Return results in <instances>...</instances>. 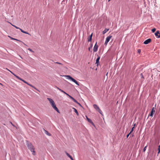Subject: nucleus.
Returning <instances> with one entry per match:
<instances>
[{
  "label": "nucleus",
  "mask_w": 160,
  "mask_h": 160,
  "mask_svg": "<svg viewBox=\"0 0 160 160\" xmlns=\"http://www.w3.org/2000/svg\"><path fill=\"white\" fill-rule=\"evenodd\" d=\"M28 50H29V51H30V52H34L31 49H30V48H28Z\"/></svg>",
  "instance_id": "obj_23"
},
{
  "label": "nucleus",
  "mask_w": 160,
  "mask_h": 160,
  "mask_svg": "<svg viewBox=\"0 0 160 160\" xmlns=\"http://www.w3.org/2000/svg\"><path fill=\"white\" fill-rule=\"evenodd\" d=\"M55 63H57V64H60V65H62V64L61 63H60V62H55Z\"/></svg>",
  "instance_id": "obj_29"
},
{
  "label": "nucleus",
  "mask_w": 160,
  "mask_h": 160,
  "mask_svg": "<svg viewBox=\"0 0 160 160\" xmlns=\"http://www.w3.org/2000/svg\"><path fill=\"white\" fill-rule=\"evenodd\" d=\"M151 41V39L150 38L146 40L143 42L145 44H147L150 43Z\"/></svg>",
  "instance_id": "obj_8"
},
{
  "label": "nucleus",
  "mask_w": 160,
  "mask_h": 160,
  "mask_svg": "<svg viewBox=\"0 0 160 160\" xmlns=\"http://www.w3.org/2000/svg\"><path fill=\"white\" fill-rule=\"evenodd\" d=\"M93 107L97 111H98V112L102 115H103L102 113V111L100 109L98 106L96 104H94L93 105Z\"/></svg>",
  "instance_id": "obj_4"
},
{
  "label": "nucleus",
  "mask_w": 160,
  "mask_h": 160,
  "mask_svg": "<svg viewBox=\"0 0 160 160\" xmlns=\"http://www.w3.org/2000/svg\"><path fill=\"white\" fill-rule=\"evenodd\" d=\"M97 44V42H96L93 49V51L95 52L97 51L98 48V46Z\"/></svg>",
  "instance_id": "obj_9"
},
{
  "label": "nucleus",
  "mask_w": 160,
  "mask_h": 160,
  "mask_svg": "<svg viewBox=\"0 0 160 160\" xmlns=\"http://www.w3.org/2000/svg\"><path fill=\"white\" fill-rule=\"evenodd\" d=\"M10 24L12 25L15 28H16L17 29H20V28H18L16 26H15V25H12V24L11 23Z\"/></svg>",
  "instance_id": "obj_20"
},
{
  "label": "nucleus",
  "mask_w": 160,
  "mask_h": 160,
  "mask_svg": "<svg viewBox=\"0 0 160 160\" xmlns=\"http://www.w3.org/2000/svg\"><path fill=\"white\" fill-rule=\"evenodd\" d=\"M47 99L49 101L53 109L56 110L59 113V111L58 108L56 107L53 100L52 99L49 98H48Z\"/></svg>",
  "instance_id": "obj_3"
},
{
  "label": "nucleus",
  "mask_w": 160,
  "mask_h": 160,
  "mask_svg": "<svg viewBox=\"0 0 160 160\" xmlns=\"http://www.w3.org/2000/svg\"><path fill=\"white\" fill-rule=\"evenodd\" d=\"M155 35L158 38H160V33L158 31H157L155 33Z\"/></svg>",
  "instance_id": "obj_10"
},
{
  "label": "nucleus",
  "mask_w": 160,
  "mask_h": 160,
  "mask_svg": "<svg viewBox=\"0 0 160 160\" xmlns=\"http://www.w3.org/2000/svg\"><path fill=\"white\" fill-rule=\"evenodd\" d=\"M0 84H1V85H2V84L1 83H0Z\"/></svg>",
  "instance_id": "obj_40"
},
{
  "label": "nucleus",
  "mask_w": 160,
  "mask_h": 160,
  "mask_svg": "<svg viewBox=\"0 0 160 160\" xmlns=\"http://www.w3.org/2000/svg\"><path fill=\"white\" fill-rule=\"evenodd\" d=\"M111 0H108V2H109Z\"/></svg>",
  "instance_id": "obj_39"
},
{
  "label": "nucleus",
  "mask_w": 160,
  "mask_h": 160,
  "mask_svg": "<svg viewBox=\"0 0 160 160\" xmlns=\"http://www.w3.org/2000/svg\"><path fill=\"white\" fill-rule=\"evenodd\" d=\"M44 130L45 131V133L47 134V135L49 136H50L51 135V134L49 133L47 131H46V130L44 129Z\"/></svg>",
  "instance_id": "obj_16"
},
{
  "label": "nucleus",
  "mask_w": 160,
  "mask_h": 160,
  "mask_svg": "<svg viewBox=\"0 0 160 160\" xmlns=\"http://www.w3.org/2000/svg\"><path fill=\"white\" fill-rule=\"evenodd\" d=\"M27 146L28 148L32 152V154L33 155H36V152L34 151L35 148L32 144L28 142L27 143Z\"/></svg>",
  "instance_id": "obj_1"
},
{
  "label": "nucleus",
  "mask_w": 160,
  "mask_h": 160,
  "mask_svg": "<svg viewBox=\"0 0 160 160\" xmlns=\"http://www.w3.org/2000/svg\"><path fill=\"white\" fill-rule=\"evenodd\" d=\"M158 150H160V145L158 146Z\"/></svg>",
  "instance_id": "obj_35"
},
{
  "label": "nucleus",
  "mask_w": 160,
  "mask_h": 160,
  "mask_svg": "<svg viewBox=\"0 0 160 160\" xmlns=\"http://www.w3.org/2000/svg\"><path fill=\"white\" fill-rule=\"evenodd\" d=\"M71 99H72V100H73L74 99V98L72 97L71 96H70V97H69Z\"/></svg>",
  "instance_id": "obj_30"
},
{
  "label": "nucleus",
  "mask_w": 160,
  "mask_h": 160,
  "mask_svg": "<svg viewBox=\"0 0 160 160\" xmlns=\"http://www.w3.org/2000/svg\"><path fill=\"white\" fill-rule=\"evenodd\" d=\"M130 133H130V132L129 134H128L127 135V138H128V136H129V135L130 134Z\"/></svg>",
  "instance_id": "obj_32"
},
{
  "label": "nucleus",
  "mask_w": 160,
  "mask_h": 160,
  "mask_svg": "<svg viewBox=\"0 0 160 160\" xmlns=\"http://www.w3.org/2000/svg\"><path fill=\"white\" fill-rule=\"evenodd\" d=\"M134 128V126H133V128H132L130 132V133H132L133 131Z\"/></svg>",
  "instance_id": "obj_24"
},
{
  "label": "nucleus",
  "mask_w": 160,
  "mask_h": 160,
  "mask_svg": "<svg viewBox=\"0 0 160 160\" xmlns=\"http://www.w3.org/2000/svg\"><path fill=\"white\" fill-rule=\"evenodd\" d=\"M155 108L154 107L152 108L150 113L148 115V116H150L151 117L153 116V114L155 113Z\"/></svg>",
  "instance_id": "obj_7"
},
{
  "label": "nucleus",
  "mask_w": 160,
  "mask_h": 160,
  "mask_svg": "<svg viewBox=\"0 0 160 160\" xmlns=\"http://www.w3.org/2000/svg\"><path fill=\"white\" fill-rule=\"evenodd\" d=\"M65 94L67 96H68L69 97H70L71 96H70L69 95L68 93H67L66 92V93H65Z\"/></svg>",
  "instance_id": "obj_28"
},
{
  "label": "nucleus",
  "mask_w": 160,
  "mask_h": 160,
  "mask_svg": "<svg viewBox=\"0 0 160 160\" xmlns=\"http://www.w3.org/2000/svg\"><path fill=\"white\" fill-rule=\"evenodd\" d=\"M24 33H25V34H29L28 32H25H25H24Z\"/></svg>",
  "instance_id": "obj_34"
},
{
  "label": "nucleus",
  "mask_w": 160,
  "mask_h": 160,
  "mask_svg": "<svg viewBox=\"0 0 160 160\" xmlns=\"http://www.w3.org/2000/svg\"><path fill=\"white\" fill-rule=\"evenodd\" d=\"M156 30V29L155 28H154L152 29V31L153 32H154Z\"/></svg>",
  "instance_id": "obj_21"
},
{
  "label": "nucleus",
  "mask_w": 160,
  "mask_h": 160,
  "mask_svg": "<svg viewBox=\"0 0 160 160\" xmlns=\"http://www.w3.org/2000/svg\"><path fill=\"white\" fill-rule=\"evenodd\" d=\"M100 59V57H98L96 59V63L97 64V66L98 65Z\"/></svg>",
  "instance_id": "obj_12"
},
{
  "label": "nucleus",
  "mask_w": 160,
  "mask_h": 160,
  "mask_svg": "<svg viewBox=\"0 0 160 160\" xmlns=\"http://www.w3.org/2000/svg\"><path fill=\"white\" fill-rule=\"evenodd\" d=\"M57 88L61 92L63 93H64L65 94L66 93V92H64V91L62 90L61 89L57 87Z\"/></svg>",
  "instance_id": "obj_18"
},
{
  "label": "nucleus",
  "mask_w": 160,
  "mask_h": 160,
  "mask_svg": "<svg viewBox=\"0 0 160 160\" xmlns=\"http://www.w3.org/2000/svg\"><path fill=\"white\" fill-rule=\"evenodd\" d=\"M147 147V146H146L144 148H143V151L144 152L146 151V149Z\"/></svg>",
  "instance_id": "obj_25"
},
{
  "label": "nucleus",
  "mask_w": 160,
  "mask_h": 160,
  "mask_svg": "<svg viewBox=\"0 0 160 160\" xmlns=\"http://www.w3.org/2000/svg\"><path fill=\"white\" fill-rule=\"evenodd\" d=\"M69 158L72 160H74L71 157V156H70V157H69Z\"/></svg>",
  "instance_id": "obj_33"
},
{
  "label": "nucleus",
  "mask_w": 160,
  "mask_h": 160,
  "mask_svg": "<svg viewBox=\"0 0 160 160\" xmlns=\"http://www.w3.org/2000/svg\"><path fill=\"white\" fill-rule=\"evenodd\" d=\"M72 109L74 110V112L76 113L77 116L79 115V113L77 109L74 108H73Z\"/></svg>",
  "instance_id": "obj_13"
},
{
  "label": "nucleus",
  "mask_w": 160,
  "mask_h": 160,
  "mask_svg": "<svg viewBox=\"0 0 160 160\" xmlns=\"http://www.w3.org/2000/svg\"><path fill=\"white\" fill-rule=\"evenodd\" d=\"M140 76L142 78H144V77H143V75L142 73H141L140 74Z\"/></svg>",
  "instance_id": "obj_27"
},
{
  "label": "nucleus",
  "mask_w": 160,
  "mask_h": 160,
  "mask_svg": "<svg viewBox=\"0 0 160 160\" xmlns=\"http://www.w3.org/2000/svg\"><path fill=\"white\" fill-rule=\"evenodd\" d=\"M6 69L7 70H8V71H9L10 72H11L12 74L13 75H14L18 79L24 82L25 83L27 84H28V85H29V86H31V87H32V88H34L35 89H36V88L34 87L31 84H29L28 82H27L26 81H25L24 80L22 79V78H20L18 76H17V75H16L15 74H14L13 72H12L10 70H9L8 68H6Z\"/></svg>",
  "instance_id": "obj_2"
},
{
  "label": "nucleus",
  "mask_w": 160,
  "mask_h": 160,
  "mask_svg": "<svg viewBox=\"0 0 160 160\" xmlns=\"http://www.w3.org/2000/svg\"><path fill=\"white\" fill-rule=\"evenodd\" d=\"M112 37V35H109L108 37H107L106 38V41H105L104 45L105 46H107L108 42L110 41V39Z\"/></svg>",
  "instance_id": "obj_6"
},
{
  "label": "nucleus",
  "mask_w": 160,
  "mask_h": 160,
  "mask_svg": "<svg viewBox=\"0 0 160 160\" xmlns=\"http://www.w3.org/2000/svg\"><path fill=\"white\" fill-rule=\"evenodd\" d=\"M19 30H20L21 31V32L23 33H24V32H25L21 28H20Z\"/></svg>",
  "instance_id": "obj_26"
},
{
  "label": "nucleus",
  "mask_w": 160,
  "mask_h": 160,
  "mask_svg": "<svg viewBox=\"0 0 160 160\" xmlns=\"http://www.w3.org/2000/svg\"><path fill=\"white\" fill-rule=\"evenodd\" d=\"M66 154L68 157H70L71 156L68 152H66Z\"/></svg>",
  "instance_id": "obj_22"
},
{
  "label": "nucleus",
  "mask_w": 160,
  "mask_h": 160,
  "mask_svg": "<svg viewBox=\"0 0 160 160\" xmlns=\"http://www.w3.org/2000/svg\"><path fill=\"white\" fill-rule=\"evenodd\" d=\"M109 30V29H105L102 32L103 34H105Z\"/></svg>",
  "instance_id": "obj_14"
},
{
  "label": "nucleus",
  "mask_w": 160,
  "mask_h": 160,
  "mask_svg": "<svg viewBox=\"0 0 160 160\" xmlns=\"http://www.w3.org/2000/svg\"><path fill=\"white\" fill-rule=\"evenodd\" d=\"M66 77L68 78L69 79H70L71 80L72 82H74V83H75L78 86H79V84L78 82L76 81L75 79L73 78H72L69 75H67L66 76Z\"/></svg>",
  "instance_id": "obj_5"
},
{
  "label": "nucleus",
  "mask_w": 160,
  "mask_h": 160,
  "mask_svg": "<svg viewBox=\"0 0 160 160\" xmlns=\"http://www.w3.org/2000/svg\"><path fill=\"white\" fill-rule=\"evenodd\" d=\"M10 123H11V124L12 125V126H14V125L12 124V123L11 122H10Z\"/></svg>",
  "instance_id": "obj_37"
},
{
  "label": "nucleus",
  "mask_w": 160,
  "mask_h": 160,
  "mask_svg": "<svg viewBox=\"0 0 160 160\" xmlns=\"http://www.w3.org/2000/svg\"><path fill=\"white\" fill-rule=\"evenodd\" d=\"M75 102L77 103L78 105H79L80 106H81L80 104L74 98V99L72 100Z\"/></svg>",
  "instance_id": "obj_19"
},
{
  "label": "nucleus",
  "mask_w": 160,
  "mask_h": 160,
  "mask_svg": "<svg viewBox=\"0 0 160 160\" xmlns=\"http://www.w3.org/2000/svg\"><path fill=\"white\" fill-rule=\"evenodd\" d=\"M86 117L87 120H88V121L89 122H90V123H92V120L88 118L87 116H86Z\"/></svg>",
  "instance_id": "obj_17"
},
{
  "label": "nucleus",
  "mask_w": 160,
  "mask_h": 160,
  "mask_svg": "<svg viewBox=\"0 0 160 160\" xmlns=\"http://www.w3.org/2000/svg\"><path fill=\"white\" fill-rule=\"evenodd\" d=\"M92 36V33L89 37L88 38V42L91 41Z\"/></svg>",
  "instance_id": "obj_11"
},
{
  "label": "nucleus",
  "mask_w": 160,
  "mask_h": 160,
  "mask_svg": "<svg viewBox=\"0 0 160 160\" xmlns=\"http://www.w3.org/2000/svg\"><path fill=\"white\" fill-rule=\"evenodd\" d=\"M141 52V50L140 49H138V52L139 53H140Z\"/></svg>",
  "instance_id": "obj_31"
},
{
  "label": "nucleus",
  "mask_w": 160,
  "mask_h": 160,
  "mask_svg": "<svg viewBox=\"0 0 160 160\" xmlns=\"http://www.w3.org/2000/svg\"><path fill=\"white\" fill-rule=\"evenodd\" d=\"M135 124H134V127L135 126Z\"/></svg>",
  "instance_id": "obj_38"
},
{
  "label": "nucleus",
  "mask_w": 160,
  "mask_h": 160,
  "mask_svg": "<svg viewBox=\"0 0 160 160\" xmlns=\"http://www.w3.org/2000/svg\"><path fill=\"white\" fill-rule=\"evenodd\" d=\"M158 150V154L160 152V150Z\"/></svg>",
  "instance_id": "obj_36"
},
{
  "label": "nucleus",
  "mask_w": 160,
  "mask_h": 160,
  "mask_svg": "<svg viewBox=\"0 0 160 160\" xmlns=\"http://www.w3.org/2000/svg\"><path fill=\"white\" fill-rule=\"evenodd\" d=\"M8 37H9L12 40H15L19 41H20V42H21L20 40H18V39H15V38H13L11 37L10 36H8Z\"/></svg>",
  "instance_id": "obj_15"
}]
</instances>
